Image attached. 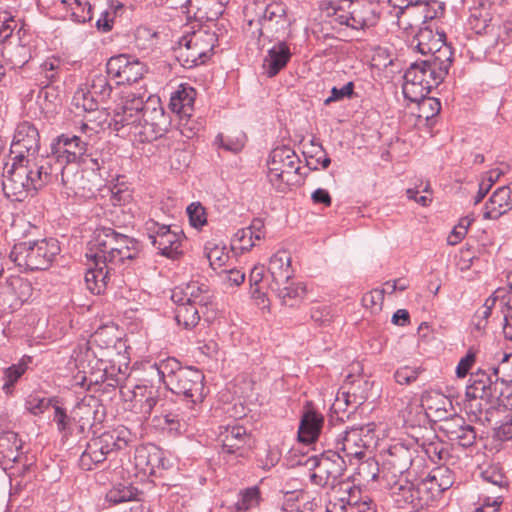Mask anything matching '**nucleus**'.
<instances>
[{
    "label": "nucleus",
    "mask_w": 512,
    "mask_h": 512,
    "mask_svg": "<svg viewBox=\"0 0 512 512\" xmlns=\"http://www.w3.org/2000/svg\"><path fill=\"white\" fill-rule=\"evenodd\" d=\"M6 163L2 174V188L7 198L13 201H23L30 191L41 188L50 180L52 167L47 163H26V160L11 158Z\"/></svg>",
    "instance_id": "nucleus-1"
},
{
    "label": "nucleus",
    "mask_w": 512,
    "mask_h": 512,
    "mask_svg": "<svg viewBox=\"0 0 512 512\" xmlns=\"http://www.w3.org/2000/svg\"><path fill=\"white\" fill-rule=\"evenodd\" d=\"M449 67L427 59L412 63L404 74V97L410 101H419L428 96L431 89L444 80Z\"/></svg>",
    "instance_id": "nucleus-2"
},
{
    "label": "nucleus",
    "mask_w": 512,
    "mask_h": 512,
    "mask_svg": "<svg viewBox=\"0 0 512 512\" xmlns=\"http://www.w3.org/2000/svg\"><path fill=\"white\" fill-rule=\"evenodd\" d=\"M58 241L54 238L15 244L10 259L25 271L45 270L59 253Z\"/></svg>",
    "instance_id": "nucleus-3"
},
{
    "label": "nucleus",
    "mask_w": 512,
    "mask_h": 512,
    "mask_svg": "<svg viewBox=\"0 0 512 512\" xmlns=\"http://www.w3.org/2000/svg\"><path fill=\"white\" fill-rule=\"evenodd\" d=\"M130 441L131 433L125 427L105 431L101 435L92 438L80 457L82 468L91 470L93 465L105 461L110 453L124 449Z\"/></svg>",
    "instance_id": "nucleus-4"
},
{
    "label": "nucleus",
    "mask_w": 512,
    "mask_h": 512,
    "mask_svg": "<svg viewBox=\"0 0 512 512\" xmlns=\"http://www.w3.org/2000/svg\"><path fill=\"white\" fill-rule=\"evenodd\" d=\"M130 441L131 433L125 427L105 431L101 435L92 438L80 457L82 468L91 470L93 465L105 461L110 453L124 449Z\"/></svg>",
    "instance_id": "nucleus-5"
},
{
    "label": "nucleus",
    "mask_w": 512,
    "mask_h": 512,
    "mask_svg": "<svg viewBox=\"0 0 512 512\" xmlns=\"http://www.w3.org/2000/svg\"><path fill=\"white\" fill-rule=\"evenodd\" d=\"M215 42V33L206 29L193 31L179 40L176 57L185 68L203 64L210 57Z\"/></svg>",
    "instance_id": "nucleus-6"
},
{
    "label": "nucleus",
    "mask_w": 512,
    "mask_h": 512,
    "mask_svg": "<svg viewBox=\"0 0 512 512\" xmlns=\"http://www.w3.org/2000/svg\"><path fill=\"white\" fill-rule=\"evenodd\" d=\"M500 360L498 365L490 368L491 374L485 370L479 369L470 375L469 384L466 387V397L469 399H481L490 402L498 396L497 383L501 381V376L511 377L508 373V365H512V353H499Z\"/></svg>",
    "instance_id": "nucleus-7"
},
{
    "label": "nucleus",
    "mask_w": 512,
    "mask_h": 512,
    "mask_svg": "<svg viewBox=\"0 0 512 512\" xmlns=\"http://www.w3.org/2000/svg\"><path fill=\"white\" fill-rule=\"evenodd\" d=\"M300 159L290 147L272 150L268 160V178L272 184L292 185L299 181Z\"/></svg>",
    "instance_id": "nucleus-8"
},
{
    "label": "nucleus",
    "mask_w": 512,
    "mask_h": 512,
    "mask_svg": "<svg viewBox=\"0 0 512 512\" xmlns=\"http://www.w3.org/2000/svg\"><path fill=\"white\" fill-rule=\"evenodd\" d=\"M374 423L359 427H351L340 433L335 439V446L338 452L342 453L344 459L352 462L353 459L362 460L373 442L375 435Z\"/></svg>",
    "instance_id": "nucleus-9"
},
{
    "label": "nucleus",
    "mask_w": 512,
    "mask_h": 512,
    "mask_svg": "<svg viewBox=\"0 0 512 512\" xmlns=\"http://www.w3.org/2000/svg\"><path fill=\"white\" fill-rule=\"evenodd\" d=\"M40 136L37 128L29 123H20L14 133L10 148L11 158L26 160V163L38 162L47 165V161L39 155Z\"/></svg>",
    "instance_id": "nucleus-10"
},
{
    "label": "nucleus",
    "mask_w": 512,
    "mask_h": 512,
    "mask_svg": "<svg viewBox=\"0 0 512 512\" xmlns=\"http://www.w3.org/2000/svg\"><path fill=\"white\" fill-rule=\"evenodd\" d=\"M168 124V118L159 99L149 98L144 102L141 125L136 126L135 137H138L141 142L154 141L164 135Z\"/></svg>",
    "instance_id": "nucleus-11"
},
{
    "label": "nucleus",
    "mask_w": 512,
    "mask_h": 512,
    "mask_svg": "<svg viewBox=\"0 0 512 512\" xmlns=\"http://www.w3.org/2000/svg\"><path fill=\"white\" fill-rule=\"evenodd\" d=\"M414 41H416L417 50L428 56L427 60H431L438 65L450 66L452 62V51L446 43V35L443 31H433L425 27L419 30Z\"/></svg>",
    "instance_id": "nucleus-12"
},
{
    "label": "nucleus",
    "mask_w": 512,
    "mask_h": 512,
    "mask_svg": "<svg viewBox=\"0 0 512 512\" xmlns=\"http://www.w3.org/2000/svg\"><path fill=\"white\" fill-rule=\"evenodd\" d=\"M468 24L476 34L487 36L493 45L504 43L512 37V25L509 23L501 25L500 20L493 18L484 7L474 8L471 11Z\"/></svg>",
    "instance_id": "nucleus-13"
},
{
    "label": "nucleus",
    "mask_w": 512,
    "mask_h": 512,
    "mask_svg": "<svg viewBox=\"0 0 512 512\" xmlns=\"http://www.w3.org/2000/svg\"><path fill=\"white\" fill-rule=\"evenodd\" d=\"M345 463L346 459L339 452H326L319 457L309 458L306 464L315 469V472L311 474L312 482L320 486H327L333 485L343 475Z\"/></svg>",
    "instance_id": "nucleus-14"
},
{
    "label": "nucleus",
    "mask_w": 512,
    "mask_h": 512,
    "mask_svg": "<svg viewBox=\"0 0 512 512\" xmlns=\"http://www.w3.org/2000/svg\"><path fill=\"white\" fill-rule=\"evenodd\" d=\"M170 380L169 389L191 401L201 403L205 398L204 374L193 367H185Z\"/></svg>",
    "instance_id": "nucleus-15"
},
{
    "label": "nucleus",
    "mask_w": 512,
    "mask_h": 512,
    "mask_svg": "<svg viewBox=\"0 0 512 512\" xmlns=\"http://www.w3.org/2000/svg\"><path fill=\"white\" fill-rule=\"evenodd\" d=\"M143 108V99L134 94H129L122 98L120 104L114 109L113 117L108 125L116 131L127 127L129 132L135 136L136 126L141 125Z\"/></svg>",
    "instance_id": "nucleus-16"
},
{
    "label": "nucleus",
    "mask_w": 512,
    "mask_h": 512,
    "mask_svg": "<svg viewBox=\"0 0 512 512\" xmlns=\"http://www.w3.org/2000/svg\"><path fill=\"white\" fill-rule=\"evenodd\" d=\"M415 451L401 443L391 445L380 454L382 477L390 479L408 473Z\"/></svg>",
    "instance_id": "nucleus-17"
},
{
    "label": "nucleus",
    "mask_w": 512,
    "mask_h": 512,
    "mask_svg": "<svg viewBox=\"0 0 512 512\" xmlns=\"http://www.w3.org/2000/svg\"><path fill=\"white\" fill-rule=\"evenodd\" d=\"M33 294L29 280L20 276H11L0 284V309L14 311L28 301Z\"/></svg>",
    "instance_id": "nucleus-18"
},
{
    "label": "nucleus",
    "mask_w": 512,
    "mask_h": 512,
    "mask_svg": "<svg viewBox=\"0 0 512 512\" xmlns=\"http://www.w3.org/2000/svg\"><path fill=\"white\" fill-rule=\"evenodd\" d=\"M346 5L345 14L339 16L340 25L352 29H364L377 23L378 16L375 6L366 0L349 1L344 0Z\"/></svg>",
    "instance_id": "nucleus-19"
},
{
    "label": "nucleus",
    "mask_w": 512,
    "mask_h": 512,
    "mask_svg": "<svg viewBox=\"0 0 512 512\" xmlns=\"http://www.w3.org/2000/svg\"><path fill=\"white\" fill-rule=\"evenodd\" d=\"M107 73L118 78V83H134L146 72V66L133 56L121 54L111 57L107 62Z\"/></svg>",
    "instance_id": "nucleus-20"
},
{
    "label": "nucleus",
    "mask_w": 512,
    "mask_h": 512,
    "mask_svg": "<svg viewBox=\"0 0 512 512\" xmlns=\"http://www.w3.org/2000/svg\"><path fill=\"white\" fill-rule=\"evenodd\" d=\"M259 21L261 25L259 29L260 35L266 32L270 33L271 36L279 38L289 33L291 21L287 16V8L283 3L272 2L268 4Z\"/></svg>",
    "instance_id": "nucleus-21"
},
{
    "label": "nucleus",
    "mask_w": 512,
    "mask_h": 512,
    "mask_svg": "<svg viewBox=\"0 0 512 512\" xmlns=\"http://www.w3.org/2000/svg\"><path fill=\"white\" fill-rule=\"evenodd\" d=\"M167 463L163 451L156 445H140L135 449V468L145 476L156 475L158 469L167 468Z\"/></svg>",
    "instance_id": "nucleus-22"
},
{
    "label": "nucleus",
    "mask_w": 512,
    "mask_h": 512,
    "mask_svg": "<svg viewBox=\"0 0 512 512\" xmlns=\"http://www.w3.org/2000/svg\"><path fill=\"white\" fill-rule=\"evenodd\" d=\"M106 333L105 329H98L91 337V340L87 343L80 345L77 350L74 351L72 357L75 361V366L79 369L81 376V384H84L87 374H92L96 368L99 360L95 359L94 352L91 349L92 344L100 345L103 342V337Z\"/></svg>",
    "instance_id": "nucleus-23"
},
{
    "label": "nucleus",
    "mask_w": 512,
    "mask_h": 512,
    "mask_svg": "<svg viewBox=\"0 0 512 512\" xmlns=\"http://www.w3.org/2000/svg\"><path fill=\"white\" fill-rule=\"evenodd\" d=\"M212 298L210 289L206 284L196 281L177 286L172 290L171 300L174 303L207 306Z\"/></svg>",
    "instance_id": "nucleus-24"
},
{
    "label": "nucleus",
    "mask_w": 512,
    "mask_h": 512,
    "mask_svg": "<svg viewBox=\"0 0 512 512\" xmlns=\"http://www.w3.org/2000/svg\"><path fill=\"white\" fill-rule=\"evenodd\" d=\"M159 226L155 234H150L149 239L152 244L161 252L162 255L173 257L179 253V249L184 238L181 226Z\"/></svg>",
    "instance_id": "nucleus-25"
},
{
    "label": "nucleus",
    "mask_w": 512,
    "mask_h": 512,
    "mask_svg": "<svg viewBox=\"0 0 512 512\" xmlns=\"http://www.w3.org/2000/svg\"><path fill=\"white\" fill-rule=\"evenodd\" d=\"M103 408L99 400L93 396L84 397L72 409V419L83 430L87 426H93L101 422Z\"/></svg>",
    "instance_id": "nucleus-26"
},
{
    "label": "nucleus",
    "mask_w": 512,
    "mask_h": 512,
    "mask_svg": "<svg viewBox=\"0 0 512 512\" xmlns=\"http://www.w3.org/2000/svg\"><path fill=\"white\" fill-rule=\"evenodd\" d=\"M269 287L280 302L289 307L299 305L305 298L307 288L305 283L288 279L286 281L270 282Z\"/></svg>",
    "instance_id": "nucleus-27"
},
{
    "label": "nucleus",
    "mask_w": 512,
    "mask_h": 512,
    "mask_svg": "<svg viewBox=\"0 0 512 512\" xmlns=\"http://www.w3.org/2000/svg\"><path fill=\"white\" fill-rule=\"evenodd\" d=\"M220 429L219 441L222 443V453L243 456V447L250 438L246 429L240 425H228Z\"/></svg>",
    "instance_id": "nucleus-28"
},
{
    "label": "nucleus",
    "mask_w": 512,
    "mask_h": 512,
    "mask_svg": "<svg viewBox=\"0 0 512 512\" xmlns=\"http://www.w3.org/2000/svg\"><path fill=\"white\" fill-rule=\"evenodd\" d=\"M117 240L109 250L108 255L99 253L88 254V259H94L97 265L101 262L104 266H106V262L114 266L123 263L125 260L133 259L136 255L135 241L128 236H126L127 241Z\"/></svg>",
    "instance_id": "nucleus-29"
},
{
    "label": "nucleus",
    "mask_w": 512,
    "mask_h": 512,
    "mask_svg": "<svg viewBox=\"0 0 512 512\" xmlns=\"http://www.w3.org/2000/svg\"><path fill=\"white\" fill-rule=\"evenodd\" d=\"M512 209V183L496 189L491 195L483 212V219L497 220Z\"/></svg>",
    "instance_id": "nucleus-30"
},
{
    "label": "nucleus",
    "mask_w": 512,
    "mask_h": 512,
    "mask_svg": "<svg viewBox=\"0 0 512 512\" xmlns=\"http://www.w3.org/2000/svg\"><path fill=\"white\" fill-rule=\"evenodd\" d=\"M127 241L126 235L115 232L109 226H98L92 235L91 240L88 243V251L86 253V257L88 258V254H106L108 255L109 250L113 247L114 242Z\"/></svg>",
    "instance_id": "nucleus-31"
},
{
    "label": "nucleus",
    "mask_w": 512,
    "mask_h": 512,
    "mask_svg": "<svg viewBox=\"0 0 512 512\" xmlns=\"http://www.w3.org/2000/svg\"><path fill=\"white\" fill-rule=\"evenodd\" d=\"M87 141L78 135L58 136L54 146V152L58 154V158H64L67 163L75 162L86 151Z\"/></svg>",
    "instance_id": "nucleus-32"
},
{
    "label": "nucleus",
    "mask_w": 512,
    "mask_h": 512,
    "mask_svg": "<svg viewBox=\"0 0 512 512\" xmlns=\"http://www.w3.org/2000/svg\"><path fill=\"white\" fill-rule=\"evenodd\" d=\"M382 478L385 482V487L399 506L406 503L414 504L415 500H417L416 487L408 480L406 474L392 479L389 477Z\"/></svg>",
    "instance_id": "nucleus-33"
},
{
    "label": "nucleus",
    "mask_w": 512,
    "mask_h": 512,
    "mask_svg": "<svg viewBox=\"0 0 512 512\" xmlns=\"http://www.w3.org/2000/svg\"><path fill=\"white\" fill-rule=\"evenodd\" d=\"M291 51L285 41L281 40L268 50L263 61V69L268 77L277 75L291 58Z\"/></svg>",
    "instance_id": "nucleus-34"
},
{
    "label": "nucleus",
    "mask_w": 512,
    "mask_h": 512,
    "mask_svg": "<svg viewBox=\"0 0 512 512\" xmlns=\"http://www.w3.org/2000/svg\"><path fill=\"white\" fill-rule=\"evenodd\" d=\"M90 260L92 261V265L86 271L85 284L92 294L99 295L105 291L113 267L108 262H106V266H104L101 262L97 265L94 259Z\"/></svg>",
    "instance_id": "nucleus-35"
},
{
    "label": "nucleus",
    "mask_w": 512,
    "mask_h": 512,
    "mask_svg": "<svg viewBox=\"0 0 512 512\" xmlns=\"http://www.w3.org/2000/svg\"><path fill=\"white\" fill-rule=\"evenodd\" d=\"M265 236V226H244L233 234L231 248L233 250L249 251L261 242Z\"/></svg>",
    "instance_id": "nucleus-36"
},
{
    "label": "nucleus",
    "mask_w": 512,
    "mask_h": 512,
    "mask_svg": "<svg viewBox=\"0 0 512 512\" xmlns=\"http://www.w3.org/2000/svg\"><path fill=\"white\" fill-rule=\"evenodd\" d=\"M291 254L284 249L276 251L269 259L268 271L271 282L286 281L294 277Z\"/></svg>",
    "instance_id": "nucleus-37"
},
{
    "label": "nucleus",
    "mask_w": 512,
    "mask_h": 512,
    "mask_svg": "<svg viewBox=\"0 0 512 512\" xmlns=\"http://www.w3.org/2000/svg\"><path fill=\"white\" fill-rule=\"evenodd\" d=\"M187 13H193L198 21H214L224 10L220 0H187Z\"/></svg>",
    "instance_id": "nucleus-38"
},
{
    "label": "nucleus",
    "mask_w": 512,
    "mask_h": 512,
    "mask_svg": "<svg viewBox=\"0 0 512 512\" xmlns=\"http://www.w3.org/2000/svg\"><path fill=\"white\" fill-rule=\"evenodd\" d=\"M323 416L314 411L306 412L301 419L298 429V439L303 443H313L319 436Z\"/></svg>",
    "instance_id": "nucleus-39"
},
{
    "label": "nucleus",
    "mask_w": 512,
    "mask_h": 512,
    "mask_svg": "<svg viewBox=\"0 0 512 512\" xmlns=\"http://www.w3.org/2000/svg\"><path fill=\"white\" fill-rule=\"evenodd\" d=\"M22 442L13 431H5L0 434V464L15 463L20 456Z\"/></svg>",
    "instance_id": "nucleus-40"
},
{
    "label": "nucleus",
    "mask_w": 512,
    "mask_h": 512,
    "mask_svg": "<svg viewBox=\"0 0 512 512\" xmlns=\"http://www.w3.org/2000/svg\"><path fill=\"white\" fill-rule=\"evenodd\" d=\"M196 91L192 87L181 86L170 99V109L181 117H190L193 110Z\"/></svg>",
    "instance_id": "nucleus-41"
},
{
    "label": "nucleus",
    "mask_w": 512,
    "mask_h": 512,
    "mask_svg": "<svg viewBox=\"0 0 512 512\" xmlns=\"http://www.w3.org/2000/svg\"><path fill=\"white\" fill-rule=\"evenodd\" d=\"M132 402L135 412L141 414L142 418H147L157 404L158 398L156 392L152 389L148 390L144 387H137Z\"/></svg>",
    "instance_id": "nucleus-42"
},
{
    "label": "nucleus",
    "mask_w": 512,
    "mask_h": 512,
    "mask_svg": "<svg viewBox=\"0 0 512 512\" xmlns=\"http://www.w3.org/2000/svg\"><path fill=\"white\" fill-rule=\"evenodd\" d=\"M442 493L430 473L416 485L417 500L420 505H429L437 500Z\"/></svg>",
    "instance_id": "nucleus-43"
},
{
    "label": "nucleus",
    "mask_w": 512,
    "mask_h": 512,
    "mask_svg": "<svg viewBox=\"0 0 512 512\" xmlns=\"http://www.w3.org/2000/svg\"><path fill=\"white\" fill-rule=\"evenodd\" d=\"M183 368L175 358H167L150 367L151 374H155L159 382L164 383L167 388L170 387V380L174 378L173 376H176Z\"/></svg>",
    "instance_id": "nucleus-44"
},
{
    "label": "nucleus",
    "mask_w": 512,
    "mask_h": 512,
    "mask_svg": "<svg viewBox=\"0 0 512 512\" xmlns=\"http://www.w3.org/2000/svg\"><path fill=\"white\" fill-rule=\"evenodd\" d=\"M72 105L76 109L88 113V115H94L98 112V100L90 92L88 86L82 85L77 89L72 98Z\"/></svg>",
    "instance_id": "nucleus-45"
},
{
    "label": "nucleus",
    "mask_w": 512,
    "mask_h": 512,
    "mask_svg": "<svg viewBox=\"0 0 512 512\" xmlns=\"http://www.w3.org/2000/svg\"><path fill=\"white\" fill-rule=\"evenodd\" d=\"M177 305L175 310V320L179 326L185 329L195 327L200 320L199 311L195 305L182 303H175Z\"/></svg>",
    "instance_id": "nucleus-46"
},
{
    "label": "nucleus",
    "mask_w": 512,
    "mask_h": 512,
    "mask_svg": "<svg viewBox=\"0 0 512 512\" xmlns=\"http://www.w3.org/2000/svg\"><path fill=\"white\" fill-rule=\"evenodd\" d=\"M31 362L30 357H23L17 364H13L10 367L6 368L4 371V383L2 386V390L6 394H10L12 392V387L14 384L21 378V376L26 372L28 364Z\"/></svg>",
    "instance_id": "nucleus-47"
},
{
    "label": "nucleus",
    "mask_w": 512,
    "mask_h": 512,
    "mask_svg": "<svg viewBox=\"0 0 512 512\" xmlns=\"http://www.w3.org/2000/svg\"><path fill=\"white\" fill-rule=\"evenodd\" d=\"M426 409L434 412L438 420H443L452 408V401L440 393L429 395L425 400Z\"/></svg>",
    "instance_id": "nucleus-48"
},
{
    "label": "nucleus",
    "mask_w": 512,
    "mask_h": 512,
    "mask_svg": "<svg viewBox=\"0 0 512 512\" xmlns=\"http://www.w3.org/2000/svg\"><path fill=\"white\" fill-rule=\"evenodd\" d=\"M84 86H88L90 92L100 100L107 99L112 91L107 76L103 73H93Z\"/></svg>",
    "instance_id": "nucleus-49"
},
{
    "label": "nucleus",
    "mask_w": 512,
    "mask_h": 512,
    "mask_svg": "<svg viewBox=\"0 0 512 512\" xmlns=\"http://www.w3.org/2000/svg\"><path fill=\"white\" fill-rule=\"evenodd\" d=\"M204 249L209 264L214 270L222 268L229 260V253L225 246L208 242Z\"/></svg>",
    "instance_id": "nucleus-50"
},
{
    "label": "nucleus",
    "mask_w": 512,
    "mask_h": 512,
    "mask_svg": "<svg viewBox=\"0 0 512 512\" xmlns=\"http://www.w3.org/2000/svg\"><path fill=\"white\" fill-rule=\"evenodd\" d=\"M104 112H97V116L86 115L81 121L80 132L85 136L87 142L97 135L102 129L106 119H102Z\"/></svg>",
    "instance_id": "nucleus-51"
},
{
    "label": "nucleus",
    "mask_w": 512,
    "mask_h": 512,
    "mask_svg": "<svg viewBox=\"0 0 512 512\" xmlns=\"http://www.w3.org/2000/svg\"><path fill=\"white\" fill-rule=\"evenodd\" d=\"M365 398L366 396L364 395H357L355 383H353L348 390H343L337 394L334 405L338 409H345L348 406L357 407L364 402Z\"/></svg>",
    "instance_id": "nucleus-52"
},
{
    "label": "nucleus",
    "mask_w": 512,
    "mask_h": 512,
    "mask_svg": "<svg viewBox=\"0 0 512 512\" xmlns=\"http://www.w3.org/2000/svg\"><path fill=\"white\" fill-rule=\"evenodd\" d=\"M495 303V298H488L484 305L475 312L472 318V325L479 334H482L485 331L488 318L491 316L492 308Z\"/></svg>",
    "instance_id": "nucleus-53"
},
{
    "label": "nucleus",
    "mask_w": 512,
    "mask_h": 512,
    "mask_svg": "<svg viewBox=\"0 0 512 512\" xmlns=\"http://www.w3.org/2000/svg\"><path fill=\"white\" fill-rule=\"evenodd\" d=\"M319 8L322 15L330 19L331 24L340 25V20L338 18L340 15L345 14L346 5L344 4V1L338 5L331 0H322L319 4Z\"/></svg>",
    "instance_id": "nucleus-54"
},
{
    "label": "nucleus",
    "mask_w": 512,
    "mask_h": 512,
    "mask_svg": "<svg viewBox=\"0 0 512 512\" xmlns=\"http://www.w3.org/2000/svg\"><path fill=\"white\" fill-rule=\"evenodd\" d=\"M339 489L342 491V495L340 497L343 498L345 504L349 506L351 512H354L356 506L361 503L364 498L361 495V490L349 483H341Z\"/></svg>",
    "instance_id": "nucleus-55"
},
{
    "label": "nucleus",
    "mask_w": 512,
    "mask_h": 512,
    "mask_svg": "<svg viewBox=\"0 0 512 512\" xmlns=\"http://www.w3.org/2000/svg\"><path fill=\"white\" fill-rule=\"evenodd\" d=\"M135 495L136 493L134 492L133 488L124 485H118L108 491L106 494V500L116 505L133 500Z\"/></svg>",
    "instance_id": "nucleus-56"
},
{
    "label": "nucleus",
    "mask_w": 512,
    "mask_h": 512,
    "mask_svg": "<svg viewBox=\"0 0 512 512\" xmlns=\"http://www.w3.org/2000/svg\"><path fill=\"white\" fill-rule=\"evenodd\" d=\"M53 409V421L56 423L58 431L67 435L71 432V425L74 423L72 419V411L68 415L65 409L56 404L53 405Z\"/></svg>",
    "instance_id": "nucleus-57"
},
{
    "label": "nucleus",
    "mask_w": 512,
    "mask_h": 512,
    "mask_svg": "<svg viewBox=\"0 0 512 512\" xmlns=\"http://www.w3.org/2000/svg\"><path fill=\"white\" fill-rule=\"evenodd\" d=\"M430 474L442 492L449 489L454 483L453 472L447 467L442 466L434 468Z\"/></svg>",
    "instance_id": "nucleus-58"
},
{
    "label": "nucleus",
    "mask_w": 512,
    "mask_h": 512,
    "mask_svg": "<svg viewBox=\"0 0 512 512\" xmlns=\"http://www.w3.org/2000/svg\"><path fill=\"white\" fill-rule=\"evenodd\" d=\"M259 499L260 493L257 487L247 488L240 493L237 508L238 510H249L258 505Z\"/></svg>",
    "instance_id": "nucleus-59"
},
{
    "label": "nucleus",
    "mask_w": 512,
    "mask_h": 512,
    "mask_svg": "<svg viewBox=\"0 0 512 512\" xmlns=\"http://www.w3.org/2000/svg\"><path fill=\"white\" fill-rule=\"evenodd\" d=\"M224 149L233 153H238L242 150L246 142V136L243 132L237 131L233 136H218L217 138Z\"/></svg>",
    "instance_id": "nucleus-60"
},
{
    "label": "nucleus",
    "mask_w": 512,
    "mask_h": 512,
    "mask_svg": "<svg viewBox=\"0 0 512 512\" xmlns=\"http://www.w3.org/2000/svg\"><path fill=\"white\" fill-rule=\"evenodd\" d=\"M476 440V432L473 426L464 424L451 440L462 447H470Z\"/></svg>",
    "instance_id": "nucleus-61"
},
{
    "label": "nucleus",
    "mask_w": 512,
    "mask_h": 512,
    "mask_svg": "<svg viewBox=\"0 0 512 512\" xmlns=\"http://www.w3.org/2000/svg\"><path fill=\"white\" fill-rule=\"evenodd\" d=\"M384 289H373L362 297V304L366 308H370L371 310H381L383 301H384Z\"/></svg>",
    "instance_id": "nucleus-62"
},
{
    "label": "nucleus",
    "mask_w": 512,
    "mask_h": 512,
    "mask_svg": "<svg viewBox=\"0 0 512 512\" xmlns=\"http://www.w3.org/2000/svg\"><path fill=\"white\" fill-rule=\"evenodd\" d=\"M189 224H207L206 210L200 202H193L186 208Z\"/></svg>",
    "instance_id": "nucleus-63"
},
{
    "label": "nucleus",
    "mask_w": 512,
    "mask_h": 512,
    "mask_svg": "<svg viewBox=\"0 0 512 512\" xmlns=\"http://www.w3.org/2000/svg\"><path fill=\"white\" fill-rule=\"evenodd\" d=\"M51 403V399L30 395L26 400V408L30 413L39 415L44 413L50 407Z\"/></svg>",
    "instance_id": "nucleus-64"
}]
</instances>
